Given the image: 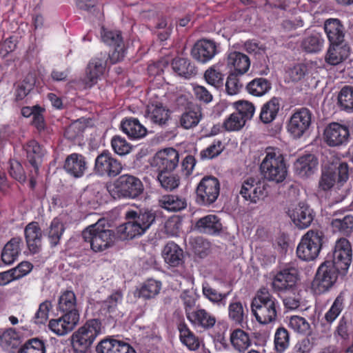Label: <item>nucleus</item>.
I'll return each instance as SVG.
<instances>
[{"label": "nucleus", "mask_w": 353, "mask_h": 353, "mask_svg": "<svg viewBox=\"0 0 353 353\" xmlns=\"http://www.w3.org/2000/svg\"><path fill=\"white\" fill-rule=\"evenodd\" d=\"M272 88L270 81L265 78H255L246 85L248 92L255 97L265 94Z\"/></svg>", "instance_id": "41"}, {"label": "nucleus", "mask_w": 353, "mask_h": 353, "mask_svg": "<svg viewBox=\"0 0 353 353\" xmlns=\"http://www.w3.org/2000/svg\"><path fill=\"white\" fill-rule=\"evenodd\" d=\"M101 39L107 46L112 48L108 55L110 64H115L122 61L125 54V48L121 32L117 30H108L101 28Z\"/></svg>", "instance_id": "9"}, {"label": "nucleus", "mask_w": 353, "mask_h": 353, "mask_svg": "<svg viewBox=\"0 0 353 353\" xmlns=\"http://www.w3.org/2000/svg\"><path fill=\"white\" fill-rule=\"evenodd\" d=\"M216 43L210 40L202 39L198 41L193 46L191 54L192 57L201 63L211 60L216 54Z\"/></svg>", "instance_id": "22"}, {"label": "nucleus", "mask_w": 353, "mask_h": 353, "mask_svg": "<svg viewBox=\"0 0 353 353\" xmlns=\"http://www.w3.org/2000/svg\"><path fill=\"white\" fill-rule=\"evenodd\" d=\"M170 110L161 102H151L147 106V117L155 125L160 127L167 125L170 119Z\"/></svg>", "instance_id": "20"}, {"label": "nucleus", "mask_w": 353, "mask_h": 353, "mask_svg": "<svg viewBox=\"0 0 353 353\" xmlns=\"http://www.w3.org/2000/svg\"><path fill=\"white\" fill-rule=\"evenodd\" d=\"M141 181L130 174L119 176L112 184L107 186V191L114 199H135L143 192Z\"/></svg>", "instance_id": "3"}, {"label": "nucleus", "mask_w": 353, "mask_h": 353, "mask_svg": "<svg viewBox=\"0 0 353 353\" xmlns=\"http://www.w3.org/2000/svg\"><path fill=\"white\" fill-rule=\"evenodd\" d=\"M280 110V99L272 97L261 107L259 118L263 123L272 122L277 117Z\"/></svg>", "instance_id": "38"}, {"label": "nucleus", "mask_w": 353, "mask_h": 353, "mask_svg": "<svg viewBox=\"0 0 353 353\" xmlns=\"http://www.w3.org/2000/svg\"><path fill=\"white\" fill-rule=\"evenodd\" d=\"M19 353H46L45 344L38 339H32L24 344Z\"/></svg>", "instance_id": "55"}, {"label": "nucleus", "mask_w": 353, "mask_h": 353, "mask_svg": "<svg viewBox=\"0 0 353 353\" xmlns=\"http://www.w3.org/2000/svg\"><path fill=\"white\" fill-rule=\"evenodd\" d=\"M312 113L305 108L296 110L288 124V130L294 138H300L311 125Z\"/></svg>", "instance_id": "14"}, {"label": "nucleus", "mask_w": 353, "mask_h": 353, "mask_svg": "<svg viewBox=\"0 0 353 353\" xmlns=\"http://www.w3.org/2000/svg\"><path fill=\"white\" fill-rule=\"evenodd\" d=\"M187 318L195 326L210 328L214 325L216 319L205 310H187Z\"/></svg>", "instance_id": "37"}, {"label": "nucleus", "mask_w": 353, "mask_h": 353, "mask_svg": "<svg viewBox=\"0 0 353 353\" xmlns=\"http://www.w3.org/2000/svg\"><path fill=\"white\" fill-rule=\"evenodd\" d=\"M324 30L330 45L343 43L345 29L339 19H329L326 20L324 23Z\"/></svg>", "instance_id": "26"}, {"label": "nucleus", "mask_w": 353, "mask_h": 353, "mask_svg": "<svg viewBox=\"0 0 353 353\" xmlns=\"http://www.w3.org/2000/svg\"><path fill=\"white\" fill-rule=\"evenodd\" d=\"M221 151V142L220 141H214L206 149L201 152V156L202 158L212 159L218 156Z\"/></svg>", "instance_id": "64"}, {"label": "nucleus", "mask_w": 353, "mask_h": 353, "mask_svg": "<svg viewBox=\"0 0 353 353\" xmlns=\"http://www.w3.org/2000/svg\"><path fill=\"white\" fill-rule=\"evenodd\" d=\"M236 112H235L239 117L246 123L250 120L255 111L254 105L248 101H237L234 103Z\"/></svg>", "instance_id": "52"}, {"label": "nucleus", "mask_w": 353, "mask_h": 353, "mask_svg": "<svg viewBox=\"0 0 353 353\" xmlns=\"http://www.w3.org/2000/svg\"><path fill=\"white\" fill-rule=\"evenodd\" d=\"M342 272L326 259L318 268L312 282V290L315 294H322L328 291L336 283L339 275Z\"/></svg>", "instance_id": "5"}, {"label": "nucleus", "mask_w": 353, "mask_h": 353, "mask_svg": "<svg viewBox=\"0 0 353 353\" xmlns=\"http://www.w3.org/2000/svg\"><path fill=\"white\" fill-rule=\"evenodd\" d=\"M162 256L165 262L172 268L179 267L184 262L183 250L174 241L165 244L162 250Z\"/></svg>", "instance_id": "27"}, {"label": "nucleus", "mask_w": 353, "mask_h": 353, "mask_svg": "<svg viewBox=\"0 0 353 353\" xmlns=\"http://www.w3.org/2000/svg\"><path fill=\"white\" fill-rule=\"evenodd\" d=\"M171 67L174 73L188 79L195 76L197 72V70L194 64L187 58H174L172 61Z\"/></svg>", "instance_id": "33"}, {"label": "nucleus", "mask_w": 353, "mask_h": 353, "mask_svg": "<svg viewBox=\"0 0 353 353\" xmlns=\"http://www.w3.org/2000/svg\"><path fill=\"white\" fill-rule=\"evenodd\" d=\"M331 227L334 232L349 236L353 231V215L347 214L341 219H332Z\"/></svg>", "instance_id": "43"}, {"label": "nucleus", "mask_w": 353, "mask_h": 353, "mask_svg": "<svg viewBox=\"0 0 353 353\" xmlns=\"http://www.w3.org/2000/svg\"><path fill=\"white\" fill-rule=\"evenodd\" d=\"M172 172H159L157 180L161 186L168 191L177 188L180 184V177Z\"/></svg>", "instance_id": "47"}, {"label": "nucleus", "mask_w": 353, "mask_h": 353, "mask_svg": "<svg viewBox=\"0 0 353 353\" xmlns=\"http://www.w3.org/2000/svg\"><path fill=\"white\" fill-rule=\"evenodd\" d=\"M107 221L100 219L96 223L87 227L82 232V237L90 245L94 252H102L110 248L114 241V232L106 228Z\"/></svg>", "instance_id": "1"}, {"label": "nucleus", "mask_w": 353, "mask_h": 353, "mask_svg": "<svg viewBox=\"0 0 353 353\" xmlns=\"http://www.w3.org/2000/svg\"><path fill=\"white\" fill-rule=\"evenodd\" d=\"M260 170L264 179L279 183L288 174V168L283 156L274 148H268L266 154L260 165Z\"/></svg>", "instance_id": "2"}, {"label": "nucleus", "mask_w": 353, "mask_h": 353, "mask_svg": "<svg viewBox=\"0 0 353 353\" xmlns=\"http://www.w3.org/2000/svg\"><path fill=\"white\" fill-rule=\"evenodd\" d=\"M230 341L234 348L244 352L251 345L249 335L241 329H236L230 334Z\"/></svg>", "instance_id": "45"}, {"label": "nucleus", "mask_w": 353, "mask_h": 353, "mask_svg": "<svg viewBox=\"0 0 353 353\" xmlns=\"http://www.w3.org/2000/svg\"><path fill=\"white\" fill-rule=\"evenodd\" d=\"M179 154L170 148L159 151L154 156L153 164L159 172H172L179 165Z\"/></svg>", "instance_id": "17"}, {"label": "nucleus", "mask_w": 353, "mask_h": 353, "mask_svg": "<svg viewBox=\"0 0 353 353\" xmlns=\"http://www.w3.org/2000/svg\"><path fill=\"white\" fill-rule=\"evenodd\" d=\"M352 256V250L350 242L345 238H341L336 241L334 250L332 251V259L330 263L336 267L344 276L347 273Z\"/></svg>", "instance_id": "11"}, {"label": "nucleus", "mask_w": 353, "mask_h": 353, "mask_svg": "<svg viewBox=\"0 0 353 353\" xmlns=\"http://www.w3.org/2000/svg\"><path fill=\"white\" fill-rule=\"evenodd\" d=\"M107 188L99 183L88 186L79 196L81 206L97 209L104 201L103 195Z\"/></svg>", "instance_id": "18"}, {"label": "nucleus", "mask_w": 353, "mask_h": 353, "mask_svg": "<svg viewBox=\"0 0 353 353\" xmlns=\"http://www.w3.org/2000/svg\"><path fill=\"white\" fill-rule=\"evenodd\" d=\"M267 183L264 179L250 177L241 186L239 194L250 203H256L268 194Z\"/></svg>", "instance_id": "12"}, {"label": "nucleus", "mask_w": 353, "mask_h": 353, "mask_svg": "<svg viewBox=\"0 0 353 353\" xmlns=\"http://www.w3.org/2000/svg\"><path fill=\"white\" fill-rule=\"evenodd\" d=\"M108 61H110L109 55L101 53L89 61L83 80L86 88H91L97 83L103 74Z\"/></svg>", "instance_id": "15"}, {"label": "nucleus", "mask_w": 353, "mask_h": 353, "mask_svg": "<svg viewBox=\"0 0 353 353\" xmlns=\"http://www.w3.org/2000/svg\"><path fill=\"white\" fill-rule=\"evenodd\" d=\"M324 233L320 230H310L301 238L296 248V255L302 261L315 260L321 250Z\"/></svg>", "instance_id": "4"}, {"label": "nucleus", "mask_w": 353, "mask_h": 353, "mask_svg": "<svg viewBox=\"0 0 353 353\" xmlns=\"http://www.w3.org/2000/svg\"><path fill=\"white\" fill-rule=\"evenodd\" d=\"M274 345L277 352H283L289 346V334L286 329L279 327L274 335Z\"/></svg>", "instance_id": "53"}, {"label": "nucleus", "mask_w": 353, "mask_h": 353, "mask_svg": "<svg viewBox=\"0 0 353 353\" xmlns=\"http://www.w3.org/2000/svg\"><path fill=\"white\" fill-rule=\"evenodd\" d=\"M24 236L28 249L32 254L39 252L41 246L42 232L37 221H32L24 228Z\"/></svg>", "instance_id": "21"}, {"label": "nucleus", "mask_w": 353, "mask_h": 353, "mask_svg": "<svg viewBox=\"0 0 353 353\" xmlns=\"http://www.w3.org/2000/svg\"><path fill=\"white\" fill-rule=\"evenodd\" d=\"M8 172L10 175L19 181H24L26 179L25 172L21 163L16 159L9 161Z\"/></svg>", "instance_id": "58"}, {"label": "nucleus", "mask_w": 353, "mask_h": 353, "mask_svg": "<svg viewBox=\"0 0 353 353\" xmlns=\"http://www.w3.org/2000/svg\"><path fill=\"white\" fill-rule=\"evenodd\" d=\"M63 169L71 177H82L88 169L85 157L77 152L68 155L63 162Z\"/></svg>", "instance_id": "19"}, {"label": "nucleus", "mask_w": 353, "mask_h": 353, "mask_svg": "<svg viewBox=\"0 0 353 353\" xmlns=\"http://www.w3.org/2000/svg\"><path fill=\"white\" fill-rule=\"evenodd\" d=\"M324 141L330 147H339L347 144L350 139L349 128L339 123H330L325 129Z\"/></svg>", "instance_id": "16"}, {"label": "nucleus", "mask_w": 353, "mask_h": 353, "mask_svg": "<svg viewBox=\"0 0 353 353\" xmlns=\"http://www.w3.org/2000/svg\"><path fill=\"white\" fill-rule=\"evenodd\" d=\"M120 161L114 158L108 150H103L95 159L94 172L101 177L114 178L122 171Z\"/></svg>", "instance_id": "10"}, {"label": "nucleus", "mask_w": 353, "mask_h": 353, "mask_svg": "<svg viewBox=\"0 0 353 353\" xmlns=\"http://www.w3.org/2000/svg\"><path fill=\"white\" fill-rule=\"evenodd\" d=\"M65 230V225L59 218L56 217L52 219L48 233V238L51 247H55L59 244Z\"/></svg>", "instance_id": "42"}, {"label": "nucleus", "mask_w": 353, "mask_h": 353, "mask_svg": "<svg viewBox=\"0 0 353 353\" xmlns=\"http://www.w3.org/2000/svg\"><path fill=\"white\" fill-rule=\"evenodd\" d=\"M228 65L239 74L246 73L250 67L249 57L242 52L234 51L228 55Z\"/></svg>", "instance_id": "30"}, {"label": "nucleus", "mask_w": 353, "mask_h": 353, "mask_svg": "<svg viewBox=\"0 0 353 353\" xmlns=\"http://www.w3.org/2000/svg\"><path fill=\"white\" fill-rule=\"evenodd\" d=\"M245 124V122L243 121L241 117L234 112L225 120L223 127L228 131H236L242 128Z\"/></svg>", "instance_id": "59"}, {"label": "nucleus", "mask_w": 353, "mask_h": 353, "mask_svg": "<svg viewBox=\"0 0 353 353\" xmlns=\"http://www.w3.org/2000/svg\"><path fill=\"white\" fill-rule=\"evenodd\" d=\"M179 338L181 343L190 350L194 351L199 347V339L189 330L185 324L179 325Z\"/></svg>", "instance_id": "44"}, {"label": "nucleus", "mask_w": 353, "mask_h": 353, "mask_svg": "<svg viewBox=\"0 0 353 353\" xmlns=\"http://www.w3.org/2000/svg\"><path fill=\"white\" fill-rule=\"evenodd\" d=\"M159 205L168 212H177L187 208L188 200L179 194H168L159 198Z\"/></svg>", "instance_id": "29"}, {"label": "nucleus", "mask_w": 353, "mask_h": 353, "mask_svg": "<svg viewBox=\"0 0 353 353\" xmlns=\"http://www.w3.org/2000/svg\"><path fill=\"white\" fill-rule=\"evenodd\" d=\"M48 327L52 332L58 336L67 334L64 316L50 320Z\"/></svg>", "instance_id": "63"}, {"label": "nucleus", "mask_w": 353, "mask_h": 353, "mask_svg": "<svg viewBox=\"0 0 353 353\" xmlns=\"http://www.w3.org/2000/svg\"><path fill=\"white\" fill-rule=\"evenodd\" d=\"M324 40L319 33L315 32L305 37L302 43L301 47L307 52H317L321 50Z\"/></svg>", "instance_id": "46"}, {"label": "nucleus", "mask_w": 353, "mask_h": 353, "mask_svg": "<svg viewBox=\"0 0 353 353\" xmlns=\"http://www.w3.org/2000/svg\"><path fill=\"white\" fill-rule=\"evenodd\" d=\"M77 299L75 294L71 290L63 292L59 299L58 309H75Z\"/></svg>", "instance_id": "56"}, {"label": "nucleus", "mask_w": 353, "mask_h": 353, "mask_svg": "<svg viewBox=\"0 0 353 353\" xmlns=\"http://www.w3.org/2000/svg\"><path fill=\"white\" fill-rule=\"evenodd\" d=\"M161 288V283L154 279H148L139 290V296L145 299L154 298Z\"/></svg>", "instance_id": "49"}, {"label": "nucleus", "mask_w": 353, "mask_h": 353, "mask_svg": "<svg viewBox=\"0 0 353 353\" xmlns=\"http://www.w3.org/2000/svg\"><path fill=\"white\" fill-rule=\"evenodd\" d=\"M349 178V168L347 163H341L336 170L328 168L322 172L319 183V188L323 191L330 190L335 182L343 184Z\"/></svg>", "instance_id": "13"}, {"label": "nucleus", "mask_w": 353, "mask_h": 353, "mask_svg": "<svg viewBox=\"0 0 353 353\" xmlns=\"http://www.w3.org/2000/svg\"><path fill=\"white\" fill-rule=\"evenodd\" d=\"M23 247V241L21 237L14 236L8 241L4 245L1 259L5 265H11L18 259Z\"/></svg>", "instance_id": "23"}, {"label": "nucleus", "mask_w": 353, "mask_h": 353, "mask_svg": "<svg viewBox=\"0 0 353 353\" xmlns=\"http://www.w3.org/2000/svg\"><path fill=\"white\" fill-rule=\"evenodd\" d=\"M236 73H230L225 82V90L228 94L234 95L239 93L243 86Z\"/></svg>", "instance_id": "57"}, {"label": "nucleus", "mask_w": 353, "mask_h": 353, "mask_svg": "<svg viewBox=\"0 0 353 353\" xmlns=\"http://www.w3.org/2000/svg\"><path fill=\"white\" fill-rule=\"evenodd\" d=\"M350 54V47L347 44L330 45L325 55V61L336 65L344 61Z\"/></svg>", "instance_id": "35"}, {"label": "nucleus", "mask_w": 353, "mask_h": 353, "mask_svg": "<svg viewBox=\"0 0 353 353\" xmlns=\"http://www.w3.org/2000/svg\"><path fill=\"white\" fill-rule=\"evenodd\" d=\"M204 78L208 84L215 88H218L223 85V74L214 67H211L205 72Z\"/></svg>", "instance_id": "54"}, {"label": "nucleus", "mask_w": 353, "mask_h": 353, "mask_svg": "<svg viewBox=\"0 0 353 353\" xmlns=\"http://www.w3.org/2000/svg\"><path fill=\"white\" fill-rule=\"evenodd\" d=\"M120 341L106 339L100 342L97 347V353H117Z\"/></svg>", "instance_id": "60"}, {"label": "nucleus", "mask_w": 353, "mask_h": 353, "mask_svg": "<svg viewBox=\"0 0 353 353\" xmlns=\"http://www.w3.org/2000/svg\"><path fill=\"white\" fill-rule=\"evenodd\" d=\"M161 214L159 210L148 209L139 210L138 212L130 210L126 212L125 217L137 220L146 232L154 223L161 219Z\"/></svg>", "instance_id": "24"}, {"label": "nucleus", "mask_w": 353, "mask_h": 353, "mask_svg": "<svg viewBox=\"0 0 353 353\" xmlns=\"http://www.w3.org/2000/svg\"><path fill=\"white\" fill-rule=\"evenodd\" d=\"M113 151L119 156H124L130 152L132 145L121 135H114L111 139Z\"/></svg>", "instance_id": "51"}, {"label": "nucleus", "mask_w": 353, "mask_h": 353, "mask_svg": "<svg viewBox=\"0 0 353 353\" xmlns=\"http://www.w3.org/2000/svg\"><path fill=\"white\" fill-rule=\"evenodd\" d=\"M17 334L14 329H0V345L8 350L17 346Z\"/></svg>", "instance_id": "50"}, {"label": "nucleus", "mask_w": 353, "mask_h": 353, "mask_svg": "<svg viewBox=\"0 0 353 353\" xmlns=\"http://www.w3.org/2000/svg\"><path fill=\"white\" fill-rule=\"evenodd\" d=\"M299 279V272L295 263H288L273 277L272 290L276 292H292Z\"/></svg>", "instance_id": "8"}, {"label": "nucleus", "mask_w": 353, "mask_h": 353, "mask_svg": "<svg viewBox=\"0 0 353 353\" xmlns=\"http://www.w3.org/2000/svg\"><path fill=\"white\" fill-rule=\"evenodd\" d=\"M290 217L294 223L301 229L309 227L314 220L312 210L301 202L292 210Z\"/></svg>", "instance_id": "28"}, {"label": "nucleus", "mask_w": 353, "mask_h": 353, "mask_svg": "<svg viewBox=\"0 0 353 353\" xmlns=\"http://www.w3.org/2000/svg\"><path fill=\"white\" fill-rule=\"evenodd\" d=\"M338 102L342 110L346 112H353V87L344 86L338 96Z\"/></svg>", "instance_id": "48"}, {"label": "nucleus", "mask_w": 353, "mask_h": 353, "mask_svg": "<svg viewBox=\"0 0 353 353\" xmlns=\"http://www.w3.org/2000/svg\"><path fill=\"white\" fill-rule=\"evenodd\" d=\"M252 313L261 324L270 323L276 317V310H252Z\"/></svg>", "instance_id": "61"}, {"label": "nucleus", "mask_w": 353, "mask_h": 353, "mask_svg": "<svg viewBox=\"0 0 353 353\" xmlns=\"http://www.w3.org/2000/svg\"><path fill=\"white\" fill-rule=\"evenodd\" d=\"M26 152L27 159L31 165L36 170L39 168V164L41 162L45 154V149L37 141L30 140L23 146Z\"/></svg>", "instance_id": "34"}, {"label": "nucleus", "mask_w": 353, "mask_h": 353, "mask_svg": "<svg viewBox=\"0 0 353 353\" xmlns=\"http://www.w3.org/2000/svg\"><path fill=\"white\" fill-rule=\"evenodd\" d=\"M195 227L201 233L212 235L219 234L222 230L220 219L214 214H209L199 219Z\"/></svg>", "instance_id": "32"}, {"label": "nucleus", "mask_w": 353, "mask_h": 353, "mask_svg": "<svg viewBox=\"0 0 353 353\" xmlns=\"http://www.w3.org/2000/svg\"><path fill=\"white\" fill-rule=\"evenodd\" d=\"M221 185L219 179L213 176H205L196 188L195 201L203 207H210L216 201L220 194Z\"/></svg>", "instance_id": "6"}, {"label": "nucleus", "mask_w": 353, "mask_h": 353, "mask_svg": "<svg viewBox=\"0 0 353 353\" xmlns=\"http://www.w3.org/2000/svg\"><path fill=\"white\" fill-rule=\"evenodd\" d=\"M128 221L117 228V232L120 239L129 240L140 236L145 232V230L135 219H127Z\"/></svg>", "instance_id": "36"}, {"label": "nucleus", "mask_w": 353, "mask_h": 353, "mask_svg": "<svg viewBox=\"0 0 353 353\" xmlns=\"http://www.w3.org/2000/svg\"><path fill=\"white\" fill-rule=\"evenodd\" d=\"M201 117L200 108L198 106L188 107V109L185 110L181 116L180 124L184 129H190L199 124Z\"/></svg>", "instance_id": "39"}, {"label": "nucleus", "mask_w": 353, "mask_h": 353, "mask_svg": "<svg viewBox=\"0 0 353 353\" xmlns=\"http://www.w3.org/2000/svg\"><path fill=\"white\" fill-rule=\"evenodd\" d=\"M318 165V159L314 154H307L299 157L294 164L296 174L301 177L311 175Z\"/></svg>", "instance_id": "31"}, {"label": "nucleus", "mask_w": 353, "mask_h": 353, "mask_svg": "<svg viewBox=\"0 0 353 353\" xmlns=\"http://www.w3.org/2000/svg\"><path fill=\"white\" fill-rule=\"evenodd\" d=\"M276 309V304L272 295L265 288L258 291L256 296L253 299L251 303V309Z\"/></svg>", "instance_id": "40"}, {"label": "nucleus", "mask_w": 353, "mask_h": 353, "mask_svg": "<svg viewBox=\"0 0 353 353\" xmlns=\"http://www.w3.org/2000/svg\"><path fill=\"white\" fill-rule=\"evenodd\" d=\"M120 128L122 132L132 140L144 137L148 132L138 119L132 117L123 118L121 121Z\"/></svg>", "instance_id": "25"}, {"label": "nucleus", "mask_w": 353, "mask_h": 353, "mask_svg": "<svg viewBox=\"0 0 353 353\" xmlns=\"http://www.w3.org/2000/svg\"><path fill=\"white\" fill-rule=\"evenodd\" d=\"M103 333L101 321L94 319L88 321L72 336V343L74 348L86 350L91 346L96 338Z\"/></svg>", "instance_id": "7"}, {"label": "nucleus", "mask_w": 353, "mask_h": 353, "mask_svg": "<svg viewBox=\"0 0 353 353\" xmlns=\"http://www.w3.org/2000/svg\"><path fill=\"white\" fill-rule=\"evenodd\" d=\"M78 311L79 310H68L65 314L61 316L65 318L66 334L72 331L79 323L80 316Z\"/></svg>", "instance_id": "62"}]
</instances>
